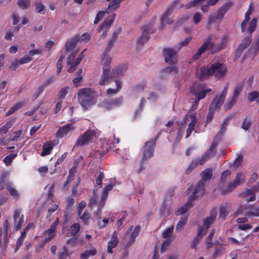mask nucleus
<instances>
[{
	"mask_svg": "<svg viewBox=\"0 0 259 259\" xmlns=\"http://www.w3.org/2000/svg\"><path fill=\"white\" fill-rule=\"evenodd\" d=\"M103 63V73L101 75L99 84L101 85H104L111 82V79L119 76L123 75L126 69L125 66H117L113 69L112 72L110 70V65L111 62V58L109 53L104 52L102 58Z\"/></svg>",
	"mask_w": 259,
	"mask_h": 259,
	"instance_id": "1",
	"label": "nucleus"
},
{
	"mask_svg": "<svg viewBox=\"0 0 259 259\" xmlns=\"http://www.w3.org/2000/svg\"><path fill=\"white\" fill-rule=\"evenodd\" d=\"M227 71V68L223 66L222 63L217 62L212 64L210 67L201 66L197 69L196 75L200 80H203L213 74L216 77L221 78L226 74Z\"/></svg>",
	"mask_w": 259,
	"mask_h": 259,
	"instance_id": "2",
	"label": "nucleus"
},
{
	"mask_svg": "<svg viewBox=\"0 0 259 259\" xmlns=\"http://www.w3.org/2000/svg\"><path fill=\"white\" fill-rule=\"evenodd\" d=\"M77 97L79 103L87 110L95 104L96 92L91 88H82L78 90Z\"/></svg>",
	"mask_w": 259,
	"mask_h": 259,
	"instance_id": "3",
	"label": "nucleus"
},
{
	"mask_svg": "<svg viewBox=\"0 0 259 259\" xmlns=\"http://www.w3.org/2000/svg\"><path fill=\"white\" fill-rule=\"evenodd\" d=\"M257 22V19L253 18L249 23V26L247 28L246 32L249 33V35L246 36L241 41L238 48L236 49V53L241 54V53L246 49L250 44L252 41V33L255 31Z\"/></svg>",
	"mask_w": 259,
	"mask_h": 259,
	"instance_id": "4",
	"label": "nucleus"
},
{
	"mask_svg": "<svg viewBox=\"0 0 259 259\" xmlns=\"http://www.w3.org/2000/svg\"><path fill=\"white\" fill-rule=\"evenodd\" d=\"M200 176L201 179L195 186L193 192H196V194L201 197L204 195L205 191L204 182L210 180L212 177V172L211 169H205L201 172Z\"/></svg>",
	"mask_w": 259,
	"mask_h": 259,
	"instance_id": "5",
	"label": "nucleus"
},
{
	"mask_svg": "<svg viewBox=\"0 0 259 259\" xmlns=\"http://www.w3.org/2000/svg\"><path fill=\"white\" fill-rule=\"evenodd\" d=\"M184 7V5L181 4L180 0L174 1L166 10L165 12L160 18V27L161 29L164 28L166 24H170L172 21L169 18L171 14V12L174 9H180Z\"/></svg>",
	"mask_w": 259,
	"mask_h": 259,
	"instance_id": "6",
	"label": "nucleus"
},
{
	"mask_svg": "<svg viewBox=\"0 0 259 259\" xmlns=\"http://www.w3.org/2000/svg\"><path fill=\"white\" fill-rule=\"evenodd\" d=\"M155 146V140H151L145 143L144 147L143 157L141 160L140 167L137 170V172L138 174L140 173L143 170L145 169V167L143 165L144 162L148 159L150 158L153 156Z\"/></svg>",
	"mask_w": 259,
	"mask_h": 259,
	"instance_id": "7",
	"label": "nucleus"
},
{
	"mask_svg": "<svg viewBox=\"0 0 259 259\" xmlns=\"http://www.w3.org/2000/svg\"><path fill=\"white\" fill-rule=\"evenodd\" d=\"M113 187L114 185L113 184H109L103 189L101 199L99 202V206L98 209L94 213V217L96 218V220L101 219L102 208L104 207L105 202L107 200L108 196V193L112 190Z\"/></svg>",
	"mask_w": 259,
	"mask_h": 259,
	"instance_id": "8",
	"label": "nucleus"
},
{
	"mask_svg": "<svg viewBox=\"0 0 259 259\" xmlns=\"http://www.w3.org/2000/svg\"><path fill=\"white\" fill-rule=\"evenodd\" d=\"M86 50V49L83 50L78 55V56L77 57L75 60H74V59L76 54L78 53V51L76 52H73L69 56V57L67 58V65L70 66V67L67 70V71L68 72L72 73L75 70L77 66L78 65L81 61L84 58V52Z\"/></svg>",
	"mask_w": 259,
	"mask_h": 259,
	"instance_id": "9",
	"label": "nucleus"
},
{
	"mask_svg": "<svg viewBox=\"0 0 259 259\" xmlns=\"http://www.w3.org/2000/svg\"><path fill=\"white\" fill-rule=\"evenodd\" d=\"M96 133L93 130H88L78 138L74 147H82L92 143Z\"/></svg>",
	"mask_w": 259,
	"mask_h": 259,
	"instance_id": "10",
	"label": "nucleus"
},
{
	"mask_svg": "<svg viewBox=\"0 0 259 259\" xmlns=\"http://www.w3.org/2000/svg\"><path fill=\"white\" fill-rule=\"evenodd\" d=\"M205 88L204 84L196 83L193 85L191 89V91L192 94L195 95V98L201 100L205 97L207 93H209L211 91V89L204 90Z\"/></svg>",
	"mask_w": 259,
	"mask_h": 259,
	"instance_id": "11",
	"label": "nucleus"
},
{
	"mask_svg": "<svg viewBox=\"0 0 259 259\" xmlns=\"http://www.w3.org/2000/svg\"><path fill=\"white\" fill-rule=\"evenodd\" d=\"M228 83L226 84L219 96H216L214 97L209 107L214 110H219L220 109L228 93Z\"/></svg>",
	"mask_w": 259,
	"mask_h": 259,
	"instance_id": "12",
	"label": "nucleus"
},
{
	"mask_svg": "<svg viewBox=\"0 0 259 259\" xmlns=\"http://www.w3.org/2000/svg\"><path fill=\"white\" fill-rule=\"evenodd\" d=\"M243 88V83H239L235 87L233 95L232 98L227 102L224 105V107L226 110H230L237 103L240 93Z\"/></svg>",
	"mask_w": 259,
	"mask_h": 259,
	"instance_id": "13",
	"label": "nucleus"
},
{
	"mask_svg": "<svg viewBox=\"0 0 259 259\" xmlns=\"http://www.w3.org/2000/svg\"><path fill=\"white\" fill-rule=\"evenodd\" d=\"M214 46V43L211 41V38L208 37L198 49L196 54L192 57L191 60L194 61L199 59L201 55L207 50L211 51Z\"/></svg>",
	"mask_w": 259,
	"mask_h": 259,
	"instance_id": "14",
	"label": "nucleus"
},
{
	"mask_svg": "<svg viewBox=\"0 0 259 259\" xmlns=\"http://www.w3.org/2000/svg\"><path fill=\"white\" fill-rule=\"evenodd\" d=\"M243 174L242 172H238L236 178L232 182L229 183L226 189L222 190V194L226 195L233 190H234L238 186L242 184L244 181Z\"/></svg>",
	"mask_w": 259,
	"mask_h": 259,
	"instance_id": "15",
	"label": "nucleus"
},
{
	"mask_svg": "<svg viewBox=\"0 0 259 259\" xmlns=\"http://www.w3.org/2000/svg\"><path fill=\"white\" fill-rule=\"evenodd\" d=\"M154 29L152 28V25H145L143 27L142 35L138 39L137 44L138 46H142L147 42L150 38V34L154 33Z\"/></svg>",
	"mask_w": 259,
	"mask_h": 259,
	"instance_id": "16",
	"label": "nucleus"
},
{
	"mask_svg": "<svg viewBox=\"0 0 259 259\" xmlns=\"http://www.w3.org/2000/svg\"><path fill=\"white\" fill-rule=\"evenodd\" d=\"M201 197L196 194L195 192L192 193L190 196L189 200L185 203V205L180 207L175 212L176 215H182L187 212L192 206V202L196 199Z\"/></svg>",
	"mask_w": 259,
	"mask_h": 259,
	"instance_id": "17",
	"label": "nucleus"
},
{
	"mask_svg": "<svg viewBox=\"0 0 259 259\" xmlns=\"http://www.w3.org/2000/svg\"><path fill=\"white\" fill-rule=\"evenodd\" d=\"M217 146L218 143L215 141H213L207 151L199 158V163L200 165L204 164L208 159L215 156L216 154L215 149Z\"/></svg>",
	"mask_w": 259,
	"mask_h": 259,
	"instance_id": "18",
	"label": "nucleus"
},
{
	"mask_svg": "<svg viewBox=\"0 0 259 259\" xmlns=\"http://www.w3.org/2000/svg\"><path fill=\"white\" fill-rule=\"evenodd\" d=\"M115 14H113L110 16V19L104 20V21L97 28V31L99 33L100 32L102 29L105 28V30L103 31V33L100 36L101 39L104 38L107 36L108 30L111 26V24L113 23L115 19Z\"/></svg>",
	"mask_w": 259,
	"mask_h": 259,
	"instance_id": "19",
	"label": "nucleus"
},
{
	"mask_svg": "<svg viewBox=\"0 0 259 259\" xmlns=\"http://www.w3.org/2000/svg\"><path fill=\"white\" fill-rule=\"evenodd\" d=\"M140 228V226L138 225L134 229L133 226H131L127 229L125 234V237L127 238L129 244H132L135 241L136 237L139 234Z\"/></svg>",
	"mask_w": 259,
	"mask_h": 259,
	"instance_id": "20",
	"label": "nucleus"
},
{
	"mask_svg": "<svg viewBox=\"0 0 259 259\" xmlns=\"http://www.w3.org/2000/svg\"><path fill=\"white\" fill-rule=\"evenodd\" d=\"M234 5V3L230 0L225 3L218 10L216 18L221 21L223 20L225 15L230 9Z\"/></svg>",
	"mask_w": 259,
	"mask_h": 259,
	"instance_id": "21",
	"label": "nucleus"
},
{
	"mask_svg": "<svg viewBox=\"0 0 259 259\" xmlns=\"http://www.w3.org/2000/svg\"><path fill=\"white\" fill-rule=\"evenodd\" d=\"M75 127L72 123H68L64 126H61L56 134V137L58 139H62L71 133L75 130Z\"/></svg>",
	"mask_w": 259,
	"mask_h": 259,
	"instance_id": "22",
	"label": "nucleus"
},
{
	"mask_svg": "<svg viewBox=\"0 0 259 259\" xmlns=\"http://www.w3.org/2000/svg\"><path fill=\"white\" fill-rule=\"evenodd\" d=\"M20 213L21 210L19 209H16L14 212L13 220L14 223L16 225V231H18L20 230L24 223L23 215H20Z\"/></svg>",
	"mask_w": 259,
	"mask_h": 259,
	"instance_id": "23",
	"label": "nucleus"
},
{
	"mask_svg": "<svg viewBox=\"0 0 259 259\" xmlns=\"http://www.w3.org/2000/svg\"><path fill=\"white\" fill-rule=\"evenodd\" d=\"M163 54L164 57V61L166 63L174 64L173 59L177 54V52L171 48H164L163 50Z\"/></svg>",
	"mask_w": 259,
	"mask_h": 259,
	"instance_id": "24",
	"label": "nucleus"
},
{
	"mask_svg": "<svg viewBox=\"0 0 259 259\" xmlns=\"http://www.w3.org/2000/svg\"><path fill=\"white\" fill-rule=\"evenodd\" d=\"M58 142L56 140L46 142L42 146V151L40 153L41 156H45L50 154L54 147L57 145Z\"/></svg>",
	"mask_w": 259,
	"mask_h": 259,
	"instance_id": "25",
	"label": "nucleus"
},
{
	"mask_svg": "<svg viewBox=\"0 0 259 259\" xmlns=\"http://www.w3.org/2000/svg\"><path fill=\"white\" fill-rule=\"evenodd\" d=\"M253 3H251L249 6L248 10L247 11L245 14L244 20L241 23V31L242 32H246L247 28H248L247 27V24L249 20H250V15L252 13L253 10Z\"/></svg>",
	"mask_w": 259,
	"mask_h": 259,
	"instance_id": "26",
	"label": "nucleus"
},
{
	"mask_svg": "<svg viewBox=\"0 0 259 259\" xmlns=\"http://www.w3.org/2000/svg\"><path fill=\"white\" fill-rule=\"evenodd\" d=\"M121 32L120 30H118L112 33V35L109 40L107 46L105 49L104 52L106 53H109L112 48L113 47L114 43L116 42L118 38V34Z\"/></svg>",
	"mask_w": 259,
	"mask_h": 259,
	"instance_id": "27",
	"label": "nucleus"
},
{
	"mask_svg": "<svg viewBox=\"0 0 259 259\" xmlns=\"http://www.w3.org/2000/svg\"><path fill=\"white\" fill-rule=\"evenodd\" d=\"M216 213H211L210 217L205 218L203 220V234H205L207 232V230L213 224L216 219Z\"/></svg>",
	"mask_w": 259,
	"mask_h": 259,
	"instance_id": "28",
	"label": "nucleus"
},
{
	"mask_svg": "<svg viewBox=\"0 0 259 259\" xmlns=\"http://www.w3.org/2000/svg\"><path fill=\"white\" fill-rule=\"evenodd\" d=\"M118 244V239L114 232L112 235L111 239L108 242L107 252L108 253H112V249L117 246Z\"/></svg>",
	"mask_w": 259,
	"mask_h": 259,
	"instance_id": "29",
	"label": "nucleus"
},
{
	"mask_svg": "<svg viewBox=\"0 0 259 259\" xmlns=\"http://www.w3.org/2000/svg\"><path fill=\"white\" fill-rule=\"evenodd\" d=\"M118 77H116V78H114L111 79V82H112L113 80H114L115 82L116 85V89H113L109 88V89H107L106 92H107V94L108 95H112L116 94L117 93H118L119 92V91L121 89L122 81L120 79H118Z\"/></svg>",
	"mask_w": 259,
	"mask_h": 259,
	"instance_id": "30",
	"label": "nucleus"
},
{
	"mask_svg": "<svg viewBox=\"0 0 259 259\" xmlns=\"http://www.w3.org/2000/svg\"><path fill=\"white\" fill-rule=\"evenodd\" d=\"M123 101V98L122 97L116 98L108 101L106 103V106L108 109H111L120 106L122 104Z\"/></svg>",
	"mask_w": 259,
	"mask_h": 259,
	"instance_id": "31",
	"label": "nucleus"
},
{
	"mask_svg": "<svg viewBox=\"0 0 259 259\" xmlns=\"http://www.w3.org/2000/svg\"><path fill=\"white\" fill-rule=\"evenodd\" d=\"M230 211V209L227 203L221 205L219 209V218L223 221L225 220Z\"/></svg>",
	"mask_w": 259,
	"mask_h": 259,
	"instance_id": "32",
	"label": "nucleus"
},
{
	"mask_svg": "<svg viewBox=\"0 0 259 259\" xmlns=\"http://www.w3.org/2000/svg\"><path fill=\"white\" fill-rule=\"evenodd\" d=\"M59 223V219L57 218L56 221L51 225L49 229L46 230V232L48 233L49 236L47 237V240H51L54 236V233L56 232L57 226Z\"/></svg>",
	"mask_w": 259,
	"mask_h": 259,
	"instance_id": "33",
	"label": "nucleus"
},
{
	"mask_svg": "<svg viewBox=\"0 0 259 259\" xmlns=\"http://www.w3.org/2000/svg\"><path fill=\"white\" fill-rule=\"evenodd\" d=\"M26 105V103L24 101L18 102L15 103L13 106H12L10 109L6 113L5 116H9L10 115L12 114L15 112L19 110L23 107L25 106Z\"/></svg>",
	"mask_w": 259,
	"mask_h": 259,
	"instance_id": "34",
	"label": "nucleus"
},
{
	"mask_svg": "<svg viewBox=\"0 0 259 259\" xmlns=\"http://www.w3.org/2000/svg\"><path fill=\"white\" fill-rule=\"evenodd\" d=\"M77 42L78 36H76L68 39L65 44V50L66 51H70L72 50L75 47Z\"/></svg>",
	"mask_w": 259,
	"mask_h": 259,
	"instance_id": "35",
	"label": "nucleus"
},
{
	"mask_svg": "<svg viewBox=\"0 0 259 259\" xmlns=\"http://www.w3.org/2000/svg\"><path fill=\"white\" fill-rule=\"evenodd\" d=\"M80 226L79 223H74L70 226L68 229V236L73 237L76 236L79 232Z\"/></svg>",
	"mask_w": 259,
	"mask_h": 259,
	"instance_id": "36",
	"label": "nucleus"
},
{
	"mask_svg": "<svg viewBox=\"0 0 259 259\" xmlns=\"http://www.w3.org/2000/svg\"><path fill=\"white\" fill-rule=\"evenodd\" d=\"M122 0H112L108 5V7L106 11V13H109L111 11H114L118 9L119 7V4Z\"/></svg>",
	"mask_w": 259,
	"mask_h": 259,
	"instance_id": "37",
	"label": "nucleus"
},
{
	"mask_svg": "<svg viewBox=\"0 0 259 259\" xmlns=\"http://www.w3.org/2000/svg\"><path fill=\"white\" fill-rule=\"evenodd\" d=\"M97 253V250L96 248L85 250L80 254V259H88L91 256H95Z\"/></svg>",
	"mask_w": 259,
	"mask_h": 259,
	"instance_id": "38",
	"label": "nucleus"
},
{
	"mask_svg": "<svg viewBox=\"0 0 259 259\" xmlns=\"http://www.w3.org/2000/svg\"><path fill=\"white\" fill-rule=\"evenodd\" d=\"M203 235V228L202 226H199L197 232V236L193 240L192 244H191V247L192 248H196V246L201 240V238Z\"/></svg>",
	"mask_w": 259,
	"mask_h": 259,
	"instance_id": "39",
	"label": "nucleus"
},
{
	"mask_svg": "<svg viewBox=\"0 0 259 259\" xmlns=\"http://www.w3.org/2000/svg\"><path fill=\"white\" fill-rule=\"evenodd\" d=\"M6 187L7 190L8 191L11 196L15 198H18L19 197V194L18 191L12 186L10 183L7 182L6 183Z\"/></svg>",
	"mask_w": 259,
	"mask_h": 259,
	"instance_id": "40",
	"label": "nucleus"
},
{
	"mask_svg": "<svg viewBox=\"0 0 259 259\" xmlns=\"http://www.w3.org/2000/svg\"><path fill=\"white\" fill-rule=\"evenodd\" d=\"M82 69H79L76 72V76L72 80L73 84L75 87H78L79 85V82L82 79Z\"/></svg>",
	"mask_w": 259,
	"mask_h": 259,
	"instance_id": "41",
	"label": "nucleus"
},
{
	"mask_svg": "<svg viewBox=\"0 0 259 259\" xmlns=\"http://www.w3.org/2000/svg\"><path fill=\"white\" fill-rule=\"evenodd\" d=\"M198 164L200 165L199 163V158L198 159H193L189 166L186 169L185 174L189 175Z\"/></svg>",
	"mask_w": 259,
	"mask_h": 259,
	"instance_id": "42",
	"label": "nucleus"
},
{
	"mask_svg": "<svg viewBox=\"0 0 259 259\" xmlns=\"http://www.w3.org/2000/svg\"><path fill=\"white\" fill-rule=\"evenodd\" d=\"M15 119L10 120L6 123L0 128V134H6L9 129L13 125V123L15 122Z\"/></svg>",
	"mask_w": 259,
	"mask_h": 259,
	"instance_id": "43",
	"label": "nucleus"
},
{
	"mask_svg": "<svg viewBox=\"0 0 259 259\" xmlns=\"http://www.w3.org/2000/svg\"><path fill=\"white\" fill-rule=\"evenodd\" d=\"M18 6L22 10H26L30 7L29 0H18L17 2Z\"/></svg>",
	"mask_w": 259,
	"mask_h": 259,
	"instance_id": "44",
	"label": "nucleus"
},
{
	"mask_svg": "<svg viewBox=\"0 0 259 259\" xmlns=\"http://www.w3.org/2000/svg\"><path fill=\"white\" fill-rule=\"evenodd\" d=\"M79 219L81 220L84 225H88L89 224V221L91 219V215L89 212L85 211L80 216Z\"/></svg>",
	"mask_w": 259,
	"mask_h": 259,
	"instance_id": "45",
	"label": "nucleus"
},
{
	"mask_svg": "<svg viewBox=\"0 0 259 259\" xmlns=\"http://www.w3.org/2000/svg\"><path fill=\"white\" fill-rule=\"evenodd\" d=\"M187 221V218L186 217L182 218L177 225L176 231L177 232L181 231L186 225Z\"/></svg>",
	"mask_w": 259,
	"mask_h": 259,
	"instance_id": "46",
	"label": "nucleus"
},
{
	"mask_svg": "<svg viewBox=\"0 0 259 259\" xmlns=\"http://www.w3.org/2000/svg\"><path fill=\"white\" fill-rule=\"evenodd\" d=\"M17 156V153H14L9 154L6 156L3 159V162L6 164L7 166H9L11 164L12 161Z\"/></svg>",
	"mask_w": 259,
	"mask_h": 259,
	"instance_id": "47",
	"label": "nucleus"
},
{
	"mask_svg": "<svg viewBox=\"0 0 259 259\" xmlns=\"http://www.w3.org/2000/svg\"><path fill=\"white\" fill-rule=\"evenodd\" d=\"M97 194L96 191L94 190L92 196L90 199V201L88 203V207L90 208H92L93 206L96 205L97 204Z\"/></svg>",
	"mask_w": 259,
	"mask_h": 259,
	"instance_id": "48",
	"label": "nucleus"
},
{
	"mask_svg": "<svg viewBox=\"0 0 259 259\" xmlns=\"http://www.w3.org/2000/svg\"><path fill=\"white\" fill-rule=\"evenodd\" d=\"M70 254L66 246H64L62 248V251H59L58 254V259H66Z\"/></svg>",
	"mask_w": 259,
	"mask_h": 259,
	"instance_id": "49",
	"label": "nucleus"
},
{
	"mask_svg": "<svg viewBox=\"0 0 259 259\" xmlns=\"http://www.w3.org/2000/svg\"><path fill=\"white\" fill-rule=\"evenodd\" d=\"M258 97L259 93L257 91H253L248 94L247 99L249 102H252Z\"/></svg>",
	"mask_w": 259,
	"mask_h": 259,
	"instance_id": "50",
	"label": "nucleus"
},
{
	"mask_svg": "<svg viewBox=\"0 0 259 259\" xmlns=\"http://www.w3.org/2000/svg\"><path fill=\"white\" fill-rule=\"evenodd\" d=\"M146 85V82L144 81L137 85L134 88V92L136 93H141L144 91V89Z\"/></svg>",
	"mask_w": 259,
	"mask_h": 259,
	"instance_id": "51",
	"label": "nucleus"
},
{
	"mask_svg": "<svg viewBox=\"0 0 259 259\" xmlns=\"http://www.w3.org/2000/svg\"><path fill=\"white\" fill-rule=\"evenodd\" d=\"M231 119V117H227L224 120L223 122L221 125V128L220 130V133H224L227 129V127L228 125L229 120Z\"/></svg>",
	"mask_w": 259,
	"mask_h": 259,
	"instance_id": "52",
	"label": "nucleus"
},
{
	"mask_svg": "<svg viewBox=\"0 0 259 259\" xmlns=\"http://www.w3.org/2000/svg\"><path fill=\"white\" fill-rule=\"evenodd\" d=\"M251 126V122L248 119V117H246L243 120L241 127L245 131L248 130Z\"/></svg>",
	"mask_w": 259,
	"mask_h": 259,
	"instance_id": "53",
	"label": "nucleus"
},
{
	"mask_svg": "<svg viewBox=\"0 0 259 259\" xmlns=\"http://www.w3.org/2000/svg\"><path fill=\"white\" fill-rule=\"evenodd\" d=\"M9 227V222L8 220H6L5 221L4 224V228L5 229V239H4V243L5 246L7 245L9 239L8 238V229Z\"/></svg>",
	"mask_w": 259,
	"mask_h": 259,
	"instance_id": "54",
	"label": "nucleus"
},
{
	"mask_svg": "<svg viewBox=\"0 0 259 259\" xmlns=\"http://www.w3.org/2000/svg\"><path fill=\"white\" fill-rule=\"evenodd\" d=\"M223 250L224 248L222 245H220L219 246L215 247L214 251L212 254L213 258L215 259L217 257H218L219 255H221L222 254Z\"/></svg>",
	"mask_w": 259,
	"mask_h": 259,
	"instance_id": "55",
	"label": "nucleus"
},
{
	"mask_svg": "<svg viewBox=\"0 0 259 259\" xmlns=\"http://www.w3.org/2000/svg\"><path fill=\"white\" fill-rule=\"evenodd\" d=\"M174 227L172 226L166 228L162 233V236L163 238L166 239L170 237L173 232Z\"/></svg>",
	"mask_w": 259,
	"mask_h": 259,
	"instance_id": "56",
	"label": "nucleus"
},
{
	"mask_svg": "<svg viewBox=\"0 0 259 259\" xmlns=\"http://www.w3.org/2000/svg\"><path fill=\"white\" fill-rule=\"evenodd\" d=\"M178 72V68L176 66H168L164 68L162 70V72L166 73H176Z\"/></svg>",
	"mask_w": 259,
	"mask_h": 259,
	"instance_id": "57",
	"label": "nucleus"
},
{
	"mask_svg": "<svg viewBox=\"0 0 259 259\" xmlns=\"http://www.w3.org/2000/svg\"><path fill=\"white\" fill-rule=\"evenodd\" d=\"M69 89V87H65L61 89L58 93L59 98L61 100L63 99L66 96Z\"/></svg>",
	"mask_w": 259,
	"mask_h": 259,
	"instance_id": "58",
	"label": "nucleus"
},
{
	"mask_svg": "<svg viewBox=\"0 0 259 259\" xmlns=\"http://www.w3.org/2000/svg\"><path fill=\"white\" fill-rule=\"evenodd\" d=\"M170 243L171 240L169 239L165 240L163 242L160 248V252L162 253H163L167 250L168 247L170 246Z\"/></svg>",
	"mask_w": 259,
	"mask_h": 259,
	"instance_id": "59",
	"label": "nucleus"
},
{
	"mask_svg": "<svg viewBox=\"0 0 259 259\" xmlns=\"http://www.w3.org/2000/svg\"><path fill=\"white\" fill-rule=\"evenodd\" d=\"M247 209V207L244 205H240L234 212V217H236L241 214L245 210Z\"/></svg>",
	"mask_w": 259,
	"mask_h": 259,
	"instance_id": "60",
	"label": "nucleus"
},
{
	"mask_svg": "<svg viewBox=\"0 0 259 259\" xmlns=\"http://www.w3.org/2000/svg\"><path fill=\"white\" fill-rule=\"evenodd\" d=\"M104 178V175L103 172L100 171L96 179V184L97 185L99 186L100 188L102 187V181Z\"/></svg>",
	"mask_w": 259,
	"mask_h": 259,
	"instance_id": "61",
	"label": "nucleus"
},
{
	"mask_svg": "<svg viewBox=\"0 0 259 259\" xmlns=\"http://www.w3.org/2000/svg\"><path fill=\"white\" fill-rule=\"evenodd\" d=\"M243 156L242 154L239 155L235 160L233 163V166L236 168L241 165V162L243 161Z\"/></svg>",
	"mask_w": 259,
	"mask_h": 259,
	"instance_id": "62",
	"label": "nucleus"
},
{
	"mask_svg": "<svg viewBox=\"0 0 259 259\" xmlns=\"http://www.w3.org/2000/svg\"><path fill=\"white\" fill-rule=\"evenodd\" d=\"M32 60V58H31L28 55H25L23 58L18 60V64L19 65H22L24 64H26L29 63Z\"/></svg>",
	"mask_w": 259,
	"mask_h": 259,
	"instance_id": "63",
	"label": "nucleus"
},
{
	"mask_svg": "<svg viewBox=\"0 0 259 259\" xmlns=\"http://www.w3.org/2000/svg\"><path fill=\"white\" fill-rule=\"evenodd\" d=\"M45 6L41 3H37L35 4V9L37 12L44 14L45 12Z\"/></svg>",
	"mask_w": 259,
	"mask_h": 259,
	"instance_id": "64",
	"label": "nucleus"
}]
</instances>
